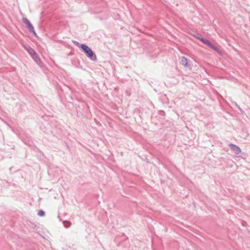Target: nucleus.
Masks as SVG:
<instances>
[{"label":"nucleus","mask_w":250,"mask_h":250,"mask_svg":"<svg viewBox=\"0 0 250 250\" xmlns=\"http://www.w3.org/2000/svg\"><path fill=\"white\" fill-rule=\"evenodd\" d=\"M81 48L83 50L86 56L91 60L95 61L97 60L96 55L94 53L93 51L87 45L85 44H82L80 46Z\"/></svg>","instance_id":"1"},{"label":"nucleus","mask_w":250,"mask_h":250,"mask_svg":"<svg viewBox=\"0 0 250 250\" xmlns=\"http://www.w3.org/2000/svg\"><path fill=\"white\" fill-rule=\"evenodd\" d=\"M22 21L25 24H26V27L28 28L29 31L32 33L34 35H36V34L34 28L30 23V21L27 18H23Z\"/></svg>","instance_id":"2"},{"label":"nucleus","mask_w":250,"mask_h":250,"mask_svg":"<svg viewBox=\"0 0 250 250\" xmlns=\"http://www.w3.org/2000/svg\"><path fill=\"white\" fill-rule=\"evenodd\" d=\"M229 146L230 147L231 149L234 152V153L238 155L241 153V149L237 146L232 144H229Z\"/></svg>","instance_id":"3"},{"label":"nucleus","mask_w":250,"mask_h":250,"mask_svg":"<svg viewBox=\"0 0 250 250\" xmlns=\"http://www.w3.org/2000/svg\"><path fill=\"white\" fill-rule=\"evenodd\" d=\"M31 56L38 65H39L41 67L42 66V62L39 58V55L36 52Z\"/></svg>","instance_id":"4"},{"label":"nucleus","mask_w":250,"mask_h":250,"mask_svg":"<svg viewBox=\"0 0 250 250\" xmlns=\"http://www.w3.org/2000/svg\"><path fill=\"white\" fill-rule=\"evenodd\" d=\"M24 48L28 52L30 56H32L36 53V51L32 48L29 45L24 44L23 45Z\"/></svg>","instance_id":"5"},{"label":"nucleus","mask_w":250,"mask_h":250,"mask_svg":"<svg viewBox=\"0 0 250 250\" xmlns=\"http://www.w3.org/2000/svg\"><path fill=\"white\" fill-rule=\"evenodd\" d=\"M181 63L184 65L185 67H188V59L185 57H182L181 58Z\"/></svg>","instance_id":"6"},{"label":"nucleus","mask_w":250,"mask_h":250,"mask_svg":"<svg viewBox=\"0 0 250 250\" xmlns=\"http://www.w3.org/2000/svg\"><path fill=\"white\" fill-rule=\"evenodd\" d=\"M207 45L208 47L212 49L213 50L216 51L217 53H219V49L215 46L212 43H211L209 41L207 42Z\"/></svg>","instance_id":"7"},{"label":"nucleus","mask_w":250,"mask_h":250,"mask_svg":"<svg viewBox=\"0 0 250 250\" xmlns=\"http://www.w3.org/2000/svg\"><path fill=\"white\" fill-rule=\"evenodd\" d=\"M207 45L208 47L212 49L213 50L216 51L217 53H219V49L215 46L212 43H211L209 41L207 42Z\"/></svg>","instance_id":"8"},{"label":"nucleus","mask_w":250,"mask_h":250,"mask_svg":"<svg viewBox=\"0 0 250 250\" xmlns=\"http://www.w3.org/2000/svg\"><path fill=\"white\" fill-rule=\"evenodd\" d=\"M45 214V212L43 210H40L38 211V215L40 216H44Z\"/></svg>","instance_id":"9"},{"label":"nucleus","mask_w":250,"mask_h":250,"mask_svg":"<svg viewBox=\"0 0 250 250\" xmlns=\"http://www.w3.org/2000/svg\"><path fill=\"white\" fill-rule=\"evenodd\" d=\"M200 41H201L203 43H204L205 44H207V42H208V40L204 39V38L200 39Z\"/></svg>","instance_id":"10"},{"label":"nucleus","mask_w":250,"mask_h":250,"mask_svg":"<svg viewBox=\"0 0 250 250\" xmlns=\"http://www.w3.org/2000/svg\"><path fill=\"white\" fill-rule=\"evenodd\" d=\"M68 223L69 224V225L67 226V225H64V227L66 228H68L70 226V225H71V223L69 222H67L66 221H63V223L64 224L65 223Z\"/></svg>","instance_id":"11"},{"label":"nucleus","mask_w":250,"mask_h":250,"mask_svg":"<svg viewBox=\"0 0 250 250\" xmlns=\"http://www.w3.org/2000/svg\"><path fill=\"white\" fill-rule=\"evenodd\" d=\"M196 38L198 39L199 40H200V39L201 38H203L202 37H201V36H195Z\"/></svg>","instance_id":"12"},{"label":"nucleus","mask_w":250,"mask_h":250,"mask_svg":"<svg viewBox=\"0 0 250 250\" xmlns=\"http://www.w3.org/2000/svg\"><path fill=\"white\" fill-rule=\"evenodd\" d=\"M74 43L75 44H76L77 46H78V45L79 44V43L76 41L74 42Z\"/></svg>","instance_id":"13"},{"label":"nucleus","mask_w":250,"mask_h":250,"mask_svg":"<svg viewBox=\"0 0 250 250\" xmlns=\"http://www.w3.org/2000/svg\"><path fill=\"white\" fill-rule=\"evenodd\" d=\"M219 53H220V55H222V53H221V51L220 50Z\"/></svg>","instance_id":"14"}]
</instances>
